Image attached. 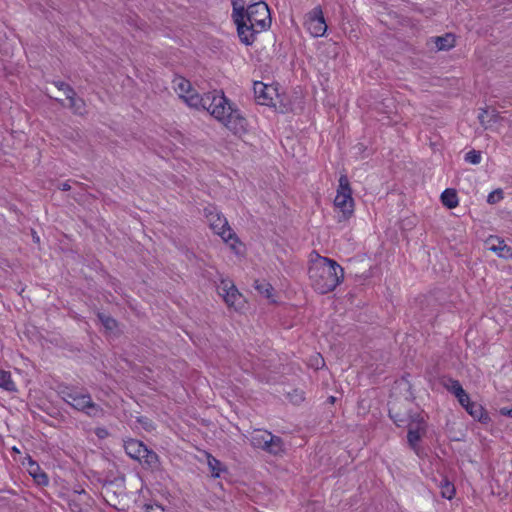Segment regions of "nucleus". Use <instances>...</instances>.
I'll return each instance as SVG.
<instances>
[{
	"label": "nucleus",
	"mask_w": 512,
	"mask_h": 512,
	"mask_svg": "<svg viewBox=\"0 0 512 512\" xmlns=\"http://www.w3.org/2000/svg\"><path fill=\"white\" fill-rule=\"evenodd\" d=\"M204 104L215 119L223 123L234 134L246 132L247 121L241 113L235 109L222 91L205 93Z\"/></svg>",
	"instance_id": "nucleus-1"
},
{
	"label": "nucleus",
	"mask_w": 512,
	"mask_h": 512,
	"mask_svg": "<svg viewBox=\"0 0 512 512\" xmlns=\"http://www.w3.org/2000/svg\"><path fill=\"white\" fill-rule=\"evenodd\" d=\"M308 274L312 287L318 293L326 294L341 283L344 270L335 260L317 255L311 261Z\"/></svg>",
	"instance_id": "nucleus-2"
},
{
	"label": "nucleus",
	"mask_w": 512,
	"mask_h": 512,
	"mask_svg": "<svg viewBox=\"0 0 512 512\" xmlns=\"http://www.w3.org/2000/svg\"><path fill=\"white\" fill-rule=\"evenodd\" d=\"M245 27H243L240 41L245 45H252L258 33L268 29L271 25V16L268 5L263 1L250 4L244 15Z\"/></svg>",
	"instance_id": "nucleus-3"
},
{
	"label": "nucleus",
	"mask_w": 512,
	"mask_h": 512,
	"mask_svg": "<svg viewBox=\"0 0 512 512\" xmlns=\"http://www.w3.org/2000/svg\"><path fill=\"white\" fill-rule=\"evenodd\" d=\"M63 401L91 418H102L105 416V410L96 404L88 392L65 388L59 392Z\"/></svg>",
	"instance_id": "nucleus-4"
},
{
	"label": "nucleus",
	"mask_w": 512,
	"mask_h": 512,
	"mask_svg": "<svg viewBox=\"0 0 512 512\" xmlns=\"http://www.w3.org/2000/svg\"><path fill=\"white\" fill-rule=\"evenodd\" d=\"M391 419L397 426H402L407 422L408 433L407 440L410 448L419 455L418 443L421 438L426 434L427 424L422 416L419 414L409 415V419H405L399 413L394 412V408L389 410Z\"/></svg>",
	"instance_id": "nucleus-5"
},
{
	"label": "nucleus",
	"mask_w": 512,
	"mask_h": 512,
	"mask_svg": "<svg viewBox=\"0 0 512 512\" xmlns=\"http://www.w3.org/2000/svg\"><path fill=\"white\" fill-rule=\"evenodd\" d=\"M334 205L338 208L342 217L341 220H347L354 212V200L352 198V189L350 187L349 179L346 175L342 174L339 178V186L337 195L334 199Z\"/></svg>",
	"instance_id": "nucleus-6"
},
{
	"label": "nucleus",
	"mask_w": 512,
	"mask_h": 512,
	"mask_svg": "<svg viewBox=\"0 0 512 512\" xmlns=\"http://www.w3.org/2000/svg\"><path fill=\"white\" fill-rule=\"evenodd\" d=\"M204 214L215 234L219 235L226 243H229L231 240L237 242L236 235L230 228L227 219L215 207H206Z\"/></svg>",
	"instance_id": "nucleus-7"
},
{
	"label": "nucleus",
	"mask_w": 512,
	"mask_h": 512,
	"mask_svg": "<svg viewBox=\"0 0 512 512\" xmlns=\"http://www.w3.org/2000/svg\"><path fill=\"white\" fill-rule=\"evenodd\" d=\"M217 291L228 307L239 310L244 306V297L232 281L225 279L221 280L217 286Z\"/></svg>",
	"instance_id": "nucleus-8"
},
{
	"label": "nucleus",
	"mask_w": 512,
	"mask_h": 512,
	"mask_svg": "<svg viewBox=\"0 0 512 512\" xmlns=\"http://www.w3.org/2000/svg\"><path fill=\"white\" fill-rule=\"evenodd\" d=\"M305 26L314 37H321L327 30L323 12L320 7H315L308 15Z\"/></svg>",
	"instance_id": "nucleus-9"
},
{
	"label": "nucleus",
	"mask_w": 512,
	"mask_h": 512,
	"mask_svg": "<svg viewBox=\"0 0 512 512\" xmlns=\"http://www.w3.org/2000/svg\"><path fill=\"white\" fill-rule=\"evenodd\" d=\"M255 99L258 104L266 106H275V97H278L277 89L272 85L262 82H255L253 86Z\"/></svg>",
	"instance_id": "nucleus-10"
},
{
	"label": "nucleus",
	"mask_w": 512,
	"mask_h": 512,
	"mask_svg": "<svg viewBox=\"0 0 512 512\" xmlns=\"http://www.w3.org/2000/svg\"><path fill=\"white\" fill-rule=\"evenodd\" d=\"M485 246L488 250L494 252L501 258H512V248L508 246L503 239L497 236L488 237L485 241Z\"/></svg>",
	"instance_id": "nucleus-11"
},
{
	"label": "nucleus",
	"mask_w": 512,
	"mask_h": 512,
	"mask_svg": "<svg viewBox=\"0 0 512 512\" xmlns=\"http://www.w3.org/2000/svg\"><path fill=\"white\" fill-rule=\"evenodd\" d=\"M233 6V20L237 26L238 36H242L244 34L243 27H245L244 23V15L246 13L244 0H232Z\"/></svg>",
	"instance_id": "nucleus-12"
},
{
	"label": "nucleus",
	"mask_w": 512,
	"mask_h": 512,
	"mask_svg": "<svg viewBox=\"0 0 512 512\" xmlns=\"http://www.w3.org/2000/svg\"><path fill=\"white\" fill-rule=\"evenodd\" d=\"M147 446L143 442L136 439H129L124 443L126 454L137 461H141L143 453H145Z\"/></svg>",
	"instance_id": "nucleus-13"
},
{
	"label": "nucleus",
	"mask_w": 512,
	"mask_h": 512,
	"mask_svg": "<svg viewBox=\"0 0 512 512\" xmlns=\"http://www.w3.org/2000/svg\"><path fill=\"white\" fill-rule=\"evenodd\" d=\"M139 462L143 466V468L150 470H157L160 466L159 456L157 455L156 452L149 449L148 447L146 448V451L145 453H143L141 461Z\"/></svg>",
	"instance_id": "nucleus-14"
},
{
	"label": "nucleus",
	"mask_w": 512,
	"mask_h": 512,
	"mask_svg": "<svg viewBox=\"0 0 512 512\" xmlns=\"http://www.w3.org/2000/svg\"><path fill=\"white\" fill-rule=\"evenodd\" d=\"M264 451L274 456L282 455L285 449L281 437L272 434L269 437L268 443L266 444Z\"/></svg>",
	"instance_id": "nucleus-15"
},
{
	"label": "nucleus",
	"mask_w": 512,
	"mask_h": 512,
	"mask_svg": "<svg viewBox=\"0 0 512 512\" xmlns=\"http://www.w3.org/2000/svg\"><path fill=\"white\" fill-rule=\"evenodd\" d=\"M272 435L271 432L256 430L252 433L250 437V443L254 448H259L264 450L266 444L268 443L269 437Z\"/></svg>",
	"instance_id": "nucleus-16"
},
{
	"label": "nucleus",
	"mask_w": 512,
	"mask_h": 512,
	"mask_svg": "<svg viewBox=\"0 0 512 512\" xmlns=\"http://www.w3.org/2000/svg\"><path fill=\"white\" fill-rule=\"evenodd\" d=\"M441 201L444 206L449 209H453L458 206L459 200L456 190L448 188L445 189L441 194Z\"/></svg>",
	"instance_id": "nucleus-17"
},
{
	"label": "nucleus",
	"mask_w": 512,
	"mask_h": 512,
	"mask_svg": "<svg viewBox=\"0 0 512 512\" xmlns=\"http://www.w3.org/2000/svg\"><path fill=\"white\" fill-rule=\"evenodd\" d=\"M184 99L190 107H194L197 109L203 108L204 110L207 109L206 104H204L205 94L203 96H200L192 91L188 95L184 96Z\"/></svg>",
	"instance_id": "nucleus-18"
},
{
	"label": "nucleus",
	"mask_w": 512,
	"mask_h": 512,
	"mask_svg": "<svg viewBox=\"0 0 512 512\" xmlns=\"http://www.w3.org/2000/svg\"><path fill=\"white\" fill-rule=\"evenodd\" d=\"M435 44L438 50H448L455 45V38L452 34L436 37Z\"/></svg>",
	"instance_id": "nucleus-19"
},
{
	"label": "nucleus",
	"mask_w": 512,
	"mask_h": 512,
	"mask_svg": "<svg viewBox=\"0 0 512 512\" xmlns=\"http://www.w3.org/2000/svg\"><path fill=\"white\" fill-rule=\"evenodd\" d=\"M254 288L258 291L259 294L263 295L267 299H271L273 294V287L270 283L265 280H255Z\"/></svg>",
	"instance_id": "nucleus-20"
},
{
	"label": "nucleus",
	"mask_w": 512,
	"mask_h": 512,
	"mask_svg": "<svg viewBox=\"0 0 512 512\" xmlns=\"http://www.w3.org/2000/svg\"><path fill=\"white\" fill-rule=\"evenodd\" d=\"M443 386L455 397L461 395L464 391L462 385L458 380L452 378L443 379Z\"/></svg>",
	"instance_id": "nucleus-21"
},
{
	"label": "nucleus",
	"mask_w": 512,
	"mask_h": 512,
	"mask_svg": "<svg viewBox=\"0 0 512 512\" xmlns=\"http://www.w3.org/2000/svg\"><path fill=\"white\" fill-rule=\"evenodd\" d=\"M0 387L9 392L16 391L10 372L2 369H0Z\"/></svg>",
	"instance_id": "nucleus-22"
},
{
	"label": "nucleus",
	"mask_w": 512,
	"mask_h": 512,
	"mask_svg": "<svg viewBox=\"0 0 512 512\" xmlns=\"http://www.w3.org/2000/svg\"><path fill=\"white\" fill-rule=\"evenodd\" d=\"M441 495L443 498L452 499L455 495V487L446 478L440 482Z\"/></svg>",
	"instance_id": "nucleus-23"
},
{
	"label": "nucleus",
	"mask_w": 512,
	"mask_h": 512,
	"mask_svg": "<svg viewBox=\"0 0 512 512\" xmlns=\"http://www.w3.org/2000/svg\"><path fill=\"white\" fill-rule=\"evenodd\" d=\"M175 85V90L179 93L180 97L182 98H184V96L192 92L190 82L185 80L184 78H179L175 82Z\"/></svg>",
	"instance_id": "nucleus-24"
},
{
	"label": "nucleus",
	"mask_w": 512,
	"mask_h": 512,
	"mask_svg": "<svg viewBox=\"0 0 512 512\" xmlns=\"http://www.w3.org/2000/svg\"><path fill=\"white\" fill-rule=\"evenodd\" d=\"M465 410L474 418L482 421L484 417V409L480 404L472 402Z\"/></svg>",
	"instance_id": "nucleus-25"
},
{
	"label": "nucleus",
	"mask_w": 512,
	"mask_h": 512,
	"mask_svg": "<svg viewBox=\"0 0 512 512\" xmlns=\"http://www.w3.org/2000/svg\"><path fill=\"white\" fill-rule=\"evenodd\" d=\"M69 100V108L73 110L76 114H82L84 110L85 103L84 101L76 97V94L72 96V98H66Z\"/></svg>",
	"instance_id": "nucleus-26"
},
{
	"label": "nucleus",
	"mask_w": 512,
	"mask_h": 512,
	"mask_svg": "<svg viewBox=\"0 0 512 512\" xmlns=\"http://www.w3.org/2000/svg\"><path fill=\"white\" fill-rule=\"evenodd\" d=\"M98 318L107 330H114L117 327L116 320L108 315L99 313Z\"/></svg>",
	"instance_id": "nucleus-27"
},
{
	"label": "nucleus",
	"mask_w": 512,
	"mask_h": 512,
	"mask_svg": "<svg viewBox=\"0 0 512 512\" xmlns=\"http://www.w3.org/2000/svg\"><path fill=\"white\" fill-rule=\"evenodd\" d=\"M53 84L61 91L64 92L66 98H72L75 95V90L63 81H54Z\"/></svg>",
	"instance_id": "nucleus-28"
},
{
	"label": "nucleus",
	"mask_w": 512,
	"mask_h": 512,
	"mask_svg": "<svg viewBox=\"0 0 512 512\" xmlns=\"http://www.w3.org/2000/svg\"><path fill=\"white\" fill-rule=\"evenodd\" d=\"M208 465L214 477L220 476L221 462L212 456H208Z\"/></svg>",
	"instance_id": "nucleus-29"
},
{
	"label": "nucleus",
	"mask_w": 512,
	"mask_h": 512,
	"mask_svg": "<svg viewBox=\"0 0 512 512\" xmlns=\"http://www.w3.org/2000/svg\"><path fill=\"white\" fill-rule=\"evenodd\" d=\"M465 161L471 164H479L481 162V152L477 150H471L466 153Z\"/></svg>",
	"instance_id": "nucleus-30"
},
{
	"label": "nucleus",
	"mask_w": 512,
	"mask_h": 512,
	"mask_svg": "<svg viewBox=\"0 0 512 512\" xmlns=\"http://www.w3.org/2000/svg\"><path fill=\"white\" fill-rule=\"evenodd\" d=\"M502 199H503V191L501 189H496L488 195L487 202L489 204H495V203H498L499 201H501Z\"/></svg>",
	"instance_id": "nucleus-31"
},
{
	"label": "nucleus",
	"mask_w": 512,
	"mask_h": 512,
	"mask_svg": "<svg viewBox=\"0 0 512 512\" xmlns=\"http://www.w3.org/2000/svg\"><path fill=\"white\" fill-rule=\"evenodd\" d=\"M30 474L33 476L34 480L39 485H47L48 484V477L44 472L34 473V472H32V470H30Z\"/></svg>",
	"instance_id": "nucleus-32"
},
{
	"label": "nucleus",
	"mask_w": 512,
	"mask_h": 512,
	"mask_svg": "<svg viewBox=\"0 0 512 512\" xmlns=\"http://www.w3.org/2000/svg\"><path fill=\"white\" fill-rule=\"evenodd\" d=\"M488 115V109H481V112L478 115L479 122L485 129L488 128L489 124L491 123V120H486V117H488Z\"/></svg>",
	"instance_id": "nucleus-33"
},
{
	"label": "nucleus",
	"mask_w": 512,
	"mask_h": 512,
	"mask_svg": "<svg viewBox=\"0 0 512 512\" xmlns=\"http://www.w3.org/2000/svg\"><path fill=\"white\" fill-rule=\"evenodd\" d=\"M456 398L458 399L461 406L464 408H467L472 403L469 395L466 393L465 390L463 391V393L461 395L457 396Z\"/></svg>",
	"instance_id": "nucleus-34"
},
{
	"label": "nucleus",
	"mask_w": 512,
	"mask_h": 512,
	"mask_svg": "<svg viewBox=\"0 0 512 512\" xmlns=\"http://www.w3.org/2000/svg\"><path fill=\"white\" fill-rule=\"evenodd\" d=\"M290 399L294 403H299L304 400V394L302 391L294 390L293 393L289 394Z\"/></svg>",
	"instance_id": "nucleus-35"
},
{
	"label": "nucleus",
	"mask_w": 512,
	"mask_h": 512,
	"mask_svg": "<svg viewBox=\"0 0 512 512\" xmlns=\"http://www.w3.org/2000/svg\"><path fill=\"white\" fill-rule=\"evenodd\" d=\"M94 433L99 439H105L109 435V432L105 427L95 428Z\"/></svg>",
	"instance_id": "nucleus-36"
},
{
	"label": "nucleus",
	"mask_w": 512,
	"mask_h": 512,
	"mask_svg": "<svg viewBox=\"0 0 512 512\" xmlns=\"http://www.w3.org/2000/svg\"><path fill=\"white\" fill-rule=\"evenodd\" d=\"M147 512H164V509L159 505H147Z\"/></svg>",
	"instance_id": "nucleus-37"
},
{
	"label": "nucleus",
	"mask_w": 512,
	"mask_h": 512,
	"mask_svg": "<svg viewBox=\"0 0 512 512\" xmlns=\"http://www.w3.org/2000/svg\"><path fill=\"white\" fill-rule=\"evenodd\" d=\"M30 470H32V472H34V473H38V472H40V471H39V470H40L39 465H38L36 462H34V461H32V460H31V461H30V466H29V471H30Z\"/></svg>",
	"instance_id": "nucleus-38"
},
{
	"label": "nucleus",
	"mask_w": 512,
	"mask_h": 512,
	"mask_svg": "<svg viewBox=\"0 0 512 512\" xmlns=\"http://www.w3.org/2000/svg\"><path fill=\"white\" fill-rule=\"evenodd\" d=\"M500 413L504 416H509V417H512V409H508V408H501L500 409Z\"/></svg>",
	"instance_id": "nucleus-39"
},
{
	"label": "nucleus",
	"mask_w": 512,
	"mask_h": 512,
	"mask_svg": "<svg viewBox=\"0 0 512 512\" xmlns=\"http://www.w3.org/2000/svg\"><path fill=\"white\" fill-rule=\"evenodd\" d=\"M488 116L490 117L489 120H491V122L496 121V119L498 117V112L495 109H493L491 112H489Z\"/></svg>",
	"instance_id": "nucleus-40"
},
{
	"label": "nucleus",
	"mask_w": 512,
	"mask_h": 512,
	"mask_svg": "<svg viewBox=\"0 0 512 512\" xmlns=\"http://www.w3.org/2000/svg\"><path fill=\"white\" fill-rule=\"evenodd\" d=\"M60 188H61L62 191H68V190H70L71 187H70L68 182H65V183L61 184Z\"/></svg>",
	"instance_id": "nucleus-41"
},
{
	"label": "nucleus",
	"mask_w": 512,
	"mask_h": 512,
	"mask_svg": "<svg viewBox=\"0 0 512 512\" xmlns=\"http://www.w3.org/2000/svg\"><path fill=\"white\" fill-rule=\"evenodd\" d=\"M56 101H58L61 105H63V101L61 99L55 98Z\"/></svg>",
	"instance_id": "nucleus-42"
}]
</instances>
